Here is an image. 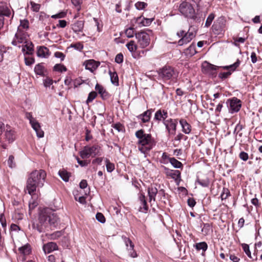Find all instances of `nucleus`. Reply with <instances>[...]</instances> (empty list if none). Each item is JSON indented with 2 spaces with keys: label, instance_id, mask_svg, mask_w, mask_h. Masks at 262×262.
Segmentation results:
<instances>
[{
  "label": "nucleus",
  "instance_id": "473e14b6",
  "mask_svg": "<svg viewBox=\"0 0 262 262\" xmlns=\"http://www.w3.org/2000/svg\"><path fill=\"white\" fill-rule=\"evenodd\" d=\"M18 250L19 252L24 255H29L31 251L30 246L29 244H26L24 246L20 247Z\"/></svg>",
  "mask_w": 262,
  "mask_h": 262
},
{
  "label": "nucleus",
  "instance_id": "a19ab883",
  "mask_svg": "<svg viewBox=\"0 0 262 262\" xmlns=\"http://www.w3.org/2000/svg\"><path fill=\"white\" fill-rule=\"evenodd\" d=\"M125 33L126 36L128 38H132L133 37L134 35H135L136 33H135V30L134 29L133 27H129L126 29L125 31Z\"/></svg>",
  "mask_w": 262,
  "mask_h": 262
},
{
  "label": "nucleus",
  "instance_id": "f3484780",
  "mask_svg": "<svg viewBox=\"0 0 262 262\" xmlns=\"http://www.w3.org/2000/svg\"><path fill=\"white\" fill-rule=\"evenodd\" d=\"M32 128L35 131L37 137L40 138L44 136V132L41 129L40 125L37 120L30 123Z\"/></svg>",
  "mask_w": 262,
  "mask_h": 262
},
{
  "label": "nucleus",
  "instance_id": "1a4fd4ad",
  "mask_svg": "<svg viewBox=\"0 0 262 262\" xmlns=\"http://www.w3.org/2000/svg\"><path fill=\"white\" fill-rule=\"evenodd\" d=\"M100 147L98 145L92 146H85L83 149L79 152L80 157L82 159H86L90 156L95 157L99 155Z\"/></svg>",
  "mask_w": 262,
  "mask_h": 262
},
{
  "label": "nucleus",
  "instance_id": "5701e85b",
  "mask_svg": "<svg viewBox=\"0 0 262 262\" xmlns=\"http://www.w3.org/2000/svg\"><path fill=\"white\" fill-rule=\"evenodd\" d=\"M84 65L86 70H89L91 72H93L99 66V64L94 60H88L84 63Z\"/></svg>",
  "mask_w": 262,
  "mask_h": 262
},
{
  "label": "nucleus",
  "instance_id": "79ce46f5",
  "mask_svg": "<svg viewBox=\"0 0 262 262\" xmlns=\"http://www.w3.org/2000/svg\"><path fill=\"white\" fill-rule=\"evenodd\" d=\"M214 17L215 15L213 13H210L207 18L205 26L206 27H209L211 25L212 21L214 18Z\"/></svg>",
  "mask_w": 262,
  "mask_h": 262
},
{
  "label": "nucleus",
  "instance_id": "2f4dec72",
  "mask_svg": "<svg viewBox=\"0 0 262 262\" xmlns=\"http://www.w3.org/2000/svg\"><path fill=\"white\" fill-rule=\"evenodd\" d=\"M59 176L64 181L68 182L70 176V173L64 169L60 170L58 171Z\"/></svg>",
  "mask_w": 262,
  "mask_h": 262
},
{
  "label": "nucleus",
  "instance_id": "393cba45",
  "mask_svg": "<svg viewBox=\"0 0 262 262\" xmlns=\"http://www.w3.org/2000/svg\"><path fill=\"white\" fill-rule=\"evenodd\" d=\"M180 124L182 128V132L185 134H189L191 130V125L185 119L180 120Z\"/></svg>",
  "mask_w": 262,
  "mask_h": 262
},
{
  "label": "nucleus",
  "instance_id": "2eb2a0df",
  "mask_svg": "<svg viewBox=\"0 0 262 262\" xmlns=\"http://www.w3.org/2000/svg\"><path fill=\"white\" fill-rule=\"evenodd\" d=\"M134 19L135 23L139 27L142 26H148L151 24L153 20L152 18H145L142 16L138 17Z\"/></svg>",
  "mask_w": 262,
  "mask_h": 262
},
{
  "label": "nucleus",
  "instance_id": "a18cd8bd",
  "mask_svg": "<svg viewBox=\"0 0 262 262\" xmlns=\"http://www.w3.org/2000/svg\"><path fill=\"white\" fill-rule=\"evenodd\" d=\"M211 230V226L209 224H204L203 227L202 229V232L205 234L207 235L209 234Z\"/></svg>",
  "mask_w": 262,
  "mask_h": 262
},
{
  "label": "nucleus",
  "instance_id": "864d4df0",
  "mask_svg": "<svg viewBox=\"0 0 262 262\" xmlns=\"http://www.w3.org/2000/svg\"><path fill=\"white\" fill-rule=\"evenodd\" d=\"M96 218L97 220L101 223H104L105 222V217L101 213H97L96 215Z\"/></svg>",
  "mask_w": 262,
  "mask_h": 262
},
{
  "label": "nucleus",
  "instance_id": "09e8293b",
  "mask_svg": "<svg viewBox=\"0 0 262 262\" xmlns=\"http://www.w3.org/2000/svg\"><path fill=\"white\" fill-rule=\"evenodd\" d=\"M123 242L125 245L126 248H127V247H129L130 246H133L134 244L132 242V241L128 237L123 236L122 237Z\"/></svg>",
  "mask_w": 262,
  "mask_h": 262
},
{
  "label": "nucleus",
  "instance_id": "6ab92c4d",
  "mask_svg": "<svg viewBox=\"0 0 262 262\" xmlns=\"http://www.w3.org/2000/svg\"><path fill=\"white\" fill-rule=\"evenodd\" d=\"M152 112L153 110L152 109L147 110L143 113L138 115L137 118L141 120L143 123L148 122L150 119Z\"/></svg>",
  "mask_w": 262,
  "mask_h": 262
},
{
  "label": "nucleus",
  "instance_id": "e2e57ef3",
  "mask_svg": "<svg viewBox=\"0 0 262 262\" xmlns=\"http://www.w3.org/2000/svg\"><path fill=\"white\" fill-rule=\"evenodd\" d=\"M239 157L242 160L246 161L248 159L249 156L247 152L244 151H242L239 155Z\"/></svg>",
  "mask_w": 262,
  "mask_h": 262
},
{
  "label": "nucleus",
  "instance_id": "aec40b11",
  "mask_svg": "<svg viewBox=\"0 0 262 262\" xmlns=\"http://www.w3.org/2000/svg\"><path fill=\"white\" fill-rule=\"evenodd\" d=\"M139 201H140L141 205L143 206L142 207H140L139 210L140 212L145 213L148 210V206L147 205V202L145 200V196L144 194L142 193H140L139 194Z\"/></svg>",
  "mask_w": 262,
  "mask_h": 262
},
{
  "label": "nucleus",
  "instance_id": "f704fd0d",
  "mask_svg": "<svg viewBox=\"0 0 262 262\" xmlns=\"http://www.w3.org/2000/svg\"><path fill=\"white\" fill-rule=\"evenodd\" d=\"M194 247L198 251L202 250L203 251H205L207 249L208 246L206 243L203 242L195 244Z\"/></svg>",
  "mask_w": 262,
  "mask_h": 262
},
{
  "label": "nucleus",
  "instance_id": "c756f323",
  "mask_svg": "<svg viewBox=\"0 0 262 262\" xmlns=\"http://www.w3.org/2000/svg\"><path fill=\"white\" fill-rule=\"evenodd\" d=\"M167 174L171 177V178L174 179L176 181L179 180L181 178V172L178 170H169L167 172Z\"/></svg>",
  "mask_w": 262,
  "mask_h": 262
},
{
  "label": "nucleus",
  "instance_id": "13d9d810",
  "mask_svg": "<svg viewBox=\"0 0 262 262\" xmlns=\"http://www.w3.org/2000/svg\"><path fill=\"white\" fill-rule=\"evenodd\" d=\"M7 52L6 48L3 46H0V62L4 59V55Z\"/></svg>",
  "mask_w": 262,
  "mask_h": 262
},
{
  "label": "nucleus",
  "instance_id": "de8ad7c7",
  "mask_svg": "<svg viewBox=\"0 0 262 262\" xmlns=\"http://www.w3.org/2000/svg\"><path fill=\"white\" fill-rule=\"evenodd\" d=\"M54 69L56 71L65 72L67 71L66 67L63 65L56 64L54 67Z\"/></svg>",
  "mask_w": 262,
  "mask_h": 262
},
{
  "label": "nucleus",
  "instance_id": "774afa93",
  "mask_svg": "<svg viewBox=\"0 0 262 262\" xmlns=\"http://www.w3.org/2000/svg\"><path fill=\"white\" fill-rule=\"evenodd\" d=\"M56 58H60L61 60H63L65 57V55L61 52H56L54 54Z\"/></svg>",
  "mask_w": 262,
  "mask_h": 262
},
{
  "label": "nucleus",
  "instance_id": "603ef678",
  "mask_svg": "<svg viewBox=\"0 0 262 262\" xmlns=\"http://www.w3.org/2000/svg\"><path fill=\"white\" fill-rule=\"evenodd\" d=\"M43 85L45 87H50L53 83V81L49 77H46L43 80Z\"/></svg>",
  "mask_w": 262,
  "mask_h": 262
},
{
  "label": "nucleus",
  "instance_id": "a211bd4d",
  "mask_svg": "<svg viewBox=\"0 0 262 262\" xmlns=\"http://www.w3.org/2000/svg\"><path fill=\"white\" fill-rule=\"evenodd\" d=\"M37 56L40 58H48L50 55L49 50L44 46L37 48Z\"/></svg>",
  "mask_w": 262,
  "mask_h": 262
},
{
  "label": "nucleus",
  "instance_id": "e433bc0d",
  "mask_svg": "<svg viewBox=\"0 0 262 262\" xmlns=\"http://www.w3.org/2000/svg\"><path fill=\"white\" fill-rule=\"evenodd\" d=\"M126 46L127 48L128 49V50L130 52H135L137 49V46L135 42L133 40H131L129 42H128L126 45Z\"/></svg>",
  "mask_w": 262,
  "mask_h": 262
},
{
  "label": "nucleus",
  "instance_id": "4be33fe9",
  "mask_svg": "<svg viewBox=\"0 0 262 262\" xmlns=\"http://www.w3.org/2000/svg\"><path fill=\"white\" fill-rule=\"evenodd\" d=\"M57 249L58 246L54 242H49L43 246V250L45 253H49Z\"/></svg>",
  "mask_w": 262,
  "mask_h": 262
},
{
  "label": "nucleus",
  "instance_id": "9d476101",
  "mask_svg": "<svg viewBox=\"0 0 262 262\" xmlns=\"http://www.w3.org/2000/svg\"><path fill=\"white\" fill-rule=\"evenodd\" d=\"M138 42L141 48H145L149 46L150 39L149 34L145 31H140L135 34Z\"/></svg>",
  "mask_w": 262,
  "mask_h": 262
},
{
  "label": "nucleus",
  "instance_id": "20e7f679",
  "mask_svg": "<svg viewBox=\"0 0 262 262\" xmlns=\"http://www.w3.org/2000/svg\"><path fill=\"white\" fill-rule=\"evenodd\" d=\"M15 139V135L13 128L8 125H5L0 121V146L7 148L9 144Z\"/></svg>",
  "mask_w": 262,
  "mask_h": 262
},
{
  "label": "nucleus",
  "instance_id": "72a5a7b5",
  "mask_svg": "<svg viewBox=\"0 0 262 262\" xmlns=\"http://www.w3.org/2000/svg\"><path fill=\"white\" fill-rule=\"evenodd\" d=\"M106 170L108 172H112L115 168V164L110 162L108 159H105Z\"/></svg>",
  "mask_w": 262,
  "mask_h": 262
},
{
  "label": "nucleus",
  "instance_id": "8fccbe9b",
  "mask_svg": "<svg viewBox=\"0 0 262 262\" xmlns=\"http://www.w3.org/2000/svg\"><path fill=\"white\" fill-rule=\"evenodd\" d=\"M67 15V12L65 11H61L59 13H58L56 14L53 15L51 16L52 18H64Z\"/></svg>",
  "mask_w": 262,
  "mask_h": 262
},
{
  "label": "nucleus",
  "instance_id": "6e6d98bb",
  "mask_svg": "<svg viewBox=\"0 0 262 262\" xmlns=\"http://www.w3.org/2000/svg\"><path fill=\"white\" fill-rule=\"evenodd\" d=\"M198 183L204 187H208L209 185V181L208 179L206 180H198Z\"/></svg>",
  "mask_w": 262,
  "mask_h": 262
},
{
  "label": "nucleus",
  "instance_id": "49530a36",
  "mask_svg": "<svg viewBox=\"0 0 262 262\" xmlns=\"http://www.w3.org/2000/svg\"><path fill=\"white\" fill-rule=\"evenodd\" d=\"M97 93L95 92H91L89 93L88 95V97L86 100V103L89 104V103L93 101V100L96 97Z\"/></svg>",
  "mask_w": 262,
  "mask_h": 262
},
{
  "label": "nucleus",
  "instance_id": "3c124183",
  "mask_svg": "<svg viewBox=\"0 0 262 262\" xmlns=\"http://www.w3.org/2000/svg\"><path fill=\"white\" fill-rule=\"evenodd\" d=\"M25 64L27 66H31L35 62V59L33 57H27L25 56Z\"/></svg>",
  "mask_w": 262,
  "mask_h": 262
},
{
  "label": "nucleus",
  "instance_id": "bf43d9fd",
  "mask_svg": "<svg viewBox=\"0 0 262 262\" xmlns=\"http://www.w3.org/2000/svg\"><path fill=\"white\" fill-rule=\"evenodd\" d=\"M115 62L118 63H121L123 61V56L121 53L117 54L115 59Z\"/></svg>",
  "mask_w": 262,
  "mask_h": 262
},
{
  "label": "nucleus",
  "instance_id": "7c9ffc66",
  "mask_svg": "<svg viewBox=\"0 0 262 262\" xmlns=\"http://www.w3.org/2000/svg\"><path fill=\"white\" fill-rule=\"evenodd\" d=\"M109 74L112 83L116 86L118 85L119 80L117 73L116 72H111L110 71Z\"/></svg>",
  "mask_w": 262,
  "mask_h": 262
},
{
  "label": "nucleus",
  "instance_id": "bb28decb",
  "mask_svg": "<svg viewBox=\"0 0 262 262\" xmlns=\"http://www.w3.org/2000/svg\"><path fill=\"white\" fill-rule=\"evenodd\" d=\"M158 193V190L156 187H151L148 189V194L149 197V202L152 200L155 201V198Z\"/></svg>",
  "mask_w": 262,
  "mask_h": 262
},
{
  "label": "nucleus",
  "instance_id": "4468645a",
  "mask_svg": "<svg viewBox=\"0 0 262 262\" xmlns=\"http://www.w3.org/2000/svg\"><path fill=\"white\" fill-rule=\"evenodd\" d=\"M219 68V67L212 64L206 61L203 62L202 64L203 72L209 74H214L215 73V71Z\"/></svg>",
  "mask_w": 262,
  "mask_h": 262
},
{
  "label": "nucleus",
  "instance_id": "0eeeda50",
  "mask_svg": "<svg viewBox=\"0 0 262 262\" xmlns=\"http://www.w3.org/2000/svg\"><path fill=\"white\" fill-rule=\"evenodd\" d=\"M158 78L164 81L172 79L177 77L174 69L169 66H165L157 71Z\"/></svg>",
  "mask_w": 262,
  "mask_h": 262
},
{
  "label": "nucleus",
  "instance_id": "ea45409f",
  "mask_svg": "<svg viewBox=\"0 0 262 262\" xmlns=\"http://www.w3.org/2000/svg\"><path fill=\"white\" fill-rule=\"evenodd\" d=\"M126 250L128 253V255L129 256L133 258H135L137 257V254L135 250H134V244L133 246H130L129 247H127Z\"/></svg>",
  "mask_w": 262,
  "mask_h": 262
},
{
  "label": "nucleus",
  "instance_id": "ddd939ff",
  "mask_svg": "<svg viewBox=\"0 0 262 262\" xmlns=\"http://www.w3.org/2000/svg\"><path fill=\"white\" fill-rule=\"evenodd\" d=\"M163 124L165 125L169 135H173L176 134L178 124L176 120L170 118L163 121Z\"/></svg>",
  "mask_w": 262,
  "mask_h": 262
},
{
  "label": "nucleus",
  "instance_id": "c85d7f7f",
  "mask_svg": "<svg viewBox=\"0 0 262 262\" xmlns=\"http://www.w3.org/2000/svg\"><path fill=\"white\" fill-rule=\"evenodd\" d=\"M11 11L5 5H0V16L9 17L11 15Z\"/></svg>",
  "mask_w": 262,
  "mask_h": 262
},
{
  "label": "nucleus",
  "instance_id": "58836bf2",
  "mask_svg": "<svg viewBox=\"0 0 262 262\" xmlns=\"http://www.w3.org/2000/svg\"><path fill=\"white\" fill-rule=\"evenodd\" d=\"M34 72L38 75H43L44 72L43 67L41 64L36 65L34 68Z\"/></svg>",
  "mask_w": 262,
  "mask_h": 262
},
{
  "label": "nucleus",
  "instance_id": "7ed1b4c3",
  "mask_svg": "<svg viewBox=\"0 0 262 262\" xmlns=\"http://www.w3.org/2000/svg\"><path fill=\"white\" fill-rule=\"evenodd\" d=\"M135 136L138 139V148L144 155L147 154L156 145V142L151 135L149 134H145L142 129L137 130Z\"/></svg>",
  "mask_w": 262,
  "mask_h": 262
},
{
  "label": "nucleus",
  "instance_id": "a878e982",
  "mask_svg": "<svg viewBox=\"0 0 262 262\" xmlns=\"http://www.w3.org/2000/svg\"><path fill=\"white\" fill-rule=\"evenodd\" d=\"M84 26V23L83 21H77L72 25V29L75 33L81 32L83 30Z\"/></svg>",
  "mask_w": 262,
  "mask_h": 262
},
{
  "label": "nucleus",
  "instance_id": "052dcab7",
  "mask_svg": "<svg viewBox=\"0 0 262 262\" xmlns=\"http://www.w3.org/2000/svg\"><path fill=\"white\" fill-rule=\"evenodd\" d=\"M14 158L13 156H10L8 160V164L11 168H13L15 166V163H14Z\"/></svg>",
  "mask_w": 262,
  "mask_h": 262
},
{
  "label": "nucleus",
  "instance_id": "b1692460",
  "mask_svg": "<svg viewBox=\"0 0 262 262\" xmlns=\"http://www.w3.org/2000/svg\"><path fill=\"white\" fill-rule=\"evenodd\" d=\"M26 45L23 46L22 52L25 56L26 55H32L34 52L33 45L32 42H26Z\"/></svg>",
  "mask_w": 262,
  "mask_h": 262
},
{
  "label": "nucleus",
  "instance_id": "9b49d317",
  "mask_svg": "<svg viewBox=\"0 0 262 262\" xmlns=\"http://www.w3.org/2000/svg\"><path fill=\"white\" fill-rule=\"evenodd\" d=\"M241 63V61L239 59H237L236 61L233 64L229 66H222L221 67L224 70H228L226 72H221L219 74V77L222 79H225L230 76L232 73L236 70Z\"/></svg>",
  "mask_w": 262,
  "mask_h": 262
},
{
  "label": "nucleus",
  "instance_id": "6e6552de",
  "mask_svg": "<svg viewBox=\"0 0 262 262\" xmlns=\"http://www.w3.org/2000/svg\"><path fill=\"white\" fill-rule=\"evenodd\" d=\"M179 10L186 17L192 19L196 17L195 10L192 5L188 2H183L180 5Z\"/></svg>",
  "mask_w": 262,
  "mask_h": 262
},
{
  "label": "nucleus",
  "instance_id": "69168bd1",
  "mask_svg": "<svg viewBox=\"0 0 262 262\" xmlns=\"http://www.w3.org/2000/svg\"><path fill=\"white\" fill-rule=\"evenodd\" d=\"M67 23L65 20H59L58 24L57 25V27L64 28L66 27Z\"/></svg>",
  "mask_w": 262,
  "mask_h": 262
},
{
  "label": "nucleus",
  "instance_id": "f03ea898",
  "mask_svg": "<svg viewBox=\"0 0 262 262\" xmlns=\"http://www.w3.org/2000/svg\"><path fill=\"white\" fill-rule=\"evenodd\" d=\"M46 173L43 170H34L31 172L27 180L26 190L32 195L36 191L37 187H42L43 185Z\"/></svg>",
  "mask_w": 262,
  "mask_h": 262
},
{
  "label": "nucleus",
  "instance_id": "c9c22d12",
  "mask_svg": "<svg viewBox=\"0 0 262 262\" xmlns=\"http://www.w3.org/2000/svg\"><path fill=\"white\" fill-rule=\"evenodd\" d=\"M169 162L176 168H180L183 166L182 163L176 159L174 158H169Z\"/></svg>",
  "mask_w": 262,
  "mask_h": 262
},
{
  "label": "nucleus",
  "instance_id": "0e129e2a",
  "mask_svg": "<svg viewBox=\"0 0 262 262\" xmlns=\"http://www.w3.org/2000/svg\"><path fill=\"white\" fill-rule=\"evenodd\" d=\"M25 116L29 120L30 124L36 120L35 118L33 117L32 114L30 113H26Z\"/></svg>",
  "mask_w": 262,
  "mask_h": 262
},
{
  "label": "nucleus",
  "instance_id": "dca6fc26",
  "mask_svg": "<svg viewBox=\"0 0 262 262\" xmlns=\"http://www.w3.org/2000/svg\"><path fill=\"white\" fill-rule=\"evenodd\" d=\"M195 34L192 32L188 31L178 42L179 46H183L189 42L194 37Z\"/></svg>",
  "mask_w": 262,
  "mask_h": 262
},
{
  "label": "nucleus",
  "instance_id": "412c9836",
  "mask_svg": "<svg viewBox=\"0 0 262 262\" xmlns=\"http://www.w3.org/2000/svg\"><path fill=\"white\" fill-rule=\"evenodd\" d=\"M168 117L167 112L165 110H158L154 117V119L157 121L163 120V122L166 121V119Z\"/></svg>",
  "mask_w": 262,
  "mask_h": 262
},
{
  "label": "nucleus",
  "instance_id": "39448f33",
  "mask_svg": "<svg viewBox=\"0 0 262 262\" xmlns=\"http://www.w3.org/2000/svg\"><path fill=\"white\" fill-rule=\"evenodd\" d=\"M29 28V22L27 19H20V24L17 28V32L12 41L14 46H17L19 43L27 42L28 34L27 31Z\"/></svg>",
  "mask_w": 262,
  "mask_h": 262
},
{
  "label": "nucleus",
  "instance_id": "423d86ee",
  "mask_svg": "<svg viewBox=\"0 0 262 262\" xmlns=\"http://www.w3.org/2000/svg\"><path fill=\"white\" fill-rule=\"evenodd\" d=\"M213 33L217 35H223L227 29V20L225 17L221 16L216 19L212 26Z\"/></svg>",
  "mask_w": 262,
  "mask_h": 262
},
{
  "label": "nucleus",
  "instance_id": "f8f14e48",
  "mask_svg": "<svg viewBox=\"0 0 262 262\" xmlns=\"http://www.w3.org/2000/svg\"><path fill=\"white\" fill-rule=\"evenodd\" d=\"M228 103L229 104V111L232 114L238 112L242 106L241 101L236 97L228 100Z\"/></svg>",
  "mask_w": 262,
  "mask_h": 262
},
{
  "label": "nucleus",
  "instance_id": "680f3d73",
  "mask_svg": "<svg viewBox=\"0 0 262 262\" xmlns=\"http://www.w3.org/2000/svg\"><path fill=\"white\" fill-rule=\"evenodd\" d=\"M187 51H190L189 54L190 56H192L196 53L195 47L194 45H190L187 50Z\"/></svg>",
  "mask_w": 262,
  "mask_h": 262
},
{
  "label": "nucleus",
  "instance_id": "f257e3e1",
  "mask_svg": "<svg viewBox=\"0 0 262 262\" xmlns=\"http://www.w3.org/2000/svg\"><path fill=\"white\" fill-rule=\"evenodd\" d=\"M58 220V217L55 213L49 209H44L39 213V223L37 225V230L41 232L48 228L54 227Z\"/></svg>",
  "mask_w": 262,
  "mask_h": 262
},
{
  "label": "nucleus",
  "instance_id": "338daca9",
  "mask_svg": "<svg viewBox=\"0 0 262 262\" xmlns=\"http://www.w3.org/2000/svg\"><path fill=\"white\" fill-rule=\"evenodd\" d=\"M61 235V233L60 231H57L51 235V239H56Z\"/></svg>",
  "mask_w": 262,
  "mask_h": 262
},
{
  "label": "nucleus",
  "instance_id": "c03bdc74",
  "mask_svg": "<svg viewBox=\"0 0 262 262\" xmlns=\"http://www.w3.org/2000/svg\"><path fill=\"white\" fill-rule=\"evenodd\" d=\"M70 47L74 48L76 50L81 51L83 48V46L81 42H78L76 43H72L70 45Z\"/></svg>",
  "mask_w": 262,
  "mask_h": 262
},
{
  "label": "nucleus",
  "instance_id": "5fc2aeb1",
  "mask_svg": "<svg viewBox=\"0 0 262 262\" xmlns=\"http://www.w3.org/2000/svg\"><path fill=\"white\" fill-rule=\"evenodd\" d=\"M146 6L147 4L142 2H138L135 4V7L138 10H143Z\"/></svg>",
  "mask_w": 262,
  "mask_h": 262
},
{
  "label": "nucleus",
  "instance_id": "4c0bfd02",
  "mask_svg": "<svg viewBox=\"0 0 262 262\" xmlns=\"http://www.w3.org/2000/svg\"><path fill=\"white\" fill-rule=\"evenodd\" d=\"M95 89L101 95V96L102 98H104V97H106L107 93L101 85H100L98 84H97L95 86Z\"/></svg>",
  "mask_w": 262,
  "mask_h": 262
},
{
  "label": "nucleus",
  "instance_id": "4d7b16f0",
  "mask_svg": "<svg viewBox=\"0 0 262 262\" xmlns=\"http://www.w3.org/2000/svg\"><path fill=\"white\" fill-rule=\"evenodd\" d=\"M32 10L34 12H38L40 9V5L35 3L34 2H31L30 3Z\"/></svg>",
  "mask_w": 262,
  "mask_h": 262
},
{
  "label": "nucleus",
  "instance_id": "cd10ccee",
  "mask_svg": "<svg viewBox=\"0 0 262 262\" xmlns=\"http://www.w3.org/2000/svg\"><path fill=\"white\" fill-rule=\"evenodd\" d=\"M242 248L245 252V253L246 254V255L250 258V259L252 260H256L257 257L256 255L253 254V256L251 255V252L249 249V246L248 245L246 244H242Z\"/></svg>",
  "mask_w": 262,
  "mask_h": 262
},
{
  "label": "nucleus",
  "instance_id": "37998d69",
  "mask_svg": "<svg viewBox=\"0 0 262 262\" xmlns=\"http://www.w3.org/2000/svg\"><path fill=\"white\" fill-rule=\"evenodd\" d=\"M112 126L119 132H124L125 131L124 126L120 123L114 124L112 125Z\"/></svg>",
  "mask_w": 262,
  "mask_h": 262
}]
</instances>
